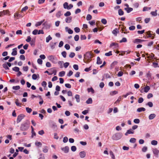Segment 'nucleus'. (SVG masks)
I'll use <instances>...</instances> for the list:
<instances>
[{"mask_svg":"<svg viewBox=\"0 0 159 159\" xmlns=\"http://www.w3.org/2000/svg\"><path fill=\"white\" fill-rule=\"evenodd\" d=\"M30 124V121L28 120H26L21 124L20 127V130L21 131L27 130L29 128Z\"/></svg>","mask_w":159,"mask_h":159,"instance_id":"1","label":"nucleus"},{"mask_svg":"<svg viewBox=\"0 0 159 159\" xmlns=\"http://www.w3.org/2000/svg\"><path fill=\"white\" fill-rule=\"evenodd\" d=\"M84 59L86 60V61H85L84 60V62L86 63H89L91 60L92 54L90 52L88 51L84 54Z\"/></svg>","mask_w":159,"mask_h":159,"instance_id":"2","label":"nucleus"},{"mask_svg":"<svg viewBox=\"0 0 159 159\" xmlns=\"http://www.w3.org/2000/svg\"><path fill=\"white\" fill-rule=\"evenodd\" d=\"M122 136V133H118L114 134L112 136V139L114 140H118L120 139Z\"/></svg>","mask_w":159,"mask_h":159,"instance_id":"3","label":"nucleus"},{"mask_svg":"<svg viewBox=\"0 0 159 159\" xmlns=\"http://www.w3.org/2000/svg\"><path fill=\"white\" fill-rule=\"evenodd\" d=\"M63 7L65 9L70 10L73 7V5L72 4H70L68 5V3L67 2H65L63 5Z\"/></svg>","mask_w":159,"mask_h":159,"instance_id":"4","label":"nucleus"},{"mask_svg":"<svg viewBox=\"0 0 159 159\" xmlns=\"http://www.w3.org/2000/svg\"><path fill=\"white\" fill-rule=\"evenodd\" d=\"M48 58L49 60L51 61L54 64H56L57 63V61H55L56 60H57V58L56 57H55L53 55L49 56L48 57Z\"/></svg>","mask_w":159,"mask_h":159,"instance_id":"5","label":"nucleus"},{"mask_svg":"<svg viewBox=\"0 0 159 159\" xmlns=\"http://www.w3.org/2000/svg\"><path fill=\"white\" fill-rule=\"evenodd\" d=\"M49 126L54 129H57V126L56 125V123L54 121L51 120L49 122Z\"/></svg>","mask_w":159,"mask_h":159,"instance_id":"6","label":"nucleus"},{"mask_svg":"<svg viewBox=\"0 0 159 159\" xmlns=\"http://www.w3.org/2000/svg\"><path fill=\"white\" fill-rule=\"evenodd\" d=\"M25 116L23 114H20L17 116L16 120L17 123H19L21 121L22 119L25 117Z\"/></svg>","mask_w":159,"mask_h":159,"instance_id":"7","label":"nucleus"},{"mask_svg":"<svg viewBox=\"0 0 159 159\" xmlns=\"http://www.w3.org/2000/svg\"><path fill=\"white\" fill-rule=\"evenodd\" d=\"M10 12L8 10H4L0 12V16L5 15L6 14H8Z\"/></svg>","mask_w":159,"mask_h":159,"instance_id":"8","label":"nucleus"},{"mask_svg":"<svg viewBox=\"0 0 159 159\" xmlns=\"http://www.w3.org/2000/svg\"><path fill=\"white\" fill-rule=\"evenodd\" d=\"M145 40L143 39H136L133 41V43L137 44L141 43L142 42L145 41Z\"/></svg>","mask_w":159,"mask_h":159,"instance_id":"9","label":"nucleus"},{"mask_svg":"<svg viewBox=\"0 0 159 159\" xmlns=\"http://www.w3.org/2000/svg\"><path fill=\"white\" fill-rule=\"evenodd\" d=\"M61 150L64 151L65 153H67L69 152V148L68 146H66L64 148H61Z\"/></svg>","mask_w":159,"mask_h":159,"instance_id":"10","label":"nucleus"},{"mask_svg":"<svg viewBox=\"0 0 159 159\" xmlns=\"http://www.w3.org/2000/svg\"><path fill=\"white\" fill-rule=\"evenodd\" d=\"M86 155V152L84 151H81L79 153V155L81 158H84L85 157Z\"/></svg>","mask_w":159,"mask_h":159,"instance_id":"11","label":"nucleus"},{"mask_svg":"<svg viewBox=\"0 0 159 159\" xmlns=\"http://www.w3.org/2000/svg\"><path fill=\"white\" fill-rule=\"evenodd\" d=\"M156 116V115L154 113H152L150 114L148 116L149 119L152 120L154 119Z\"/></svg>","mask_w":159,"mask_h":159,"instance_id":"12","label":"nucleus"},{"mask_svg":"<svg viewBox=\"0 0 159 159\" xmlns=\"http://www.w3.org/2000/svg\"><path fill=\"white\" fill-rule=\"evenodd\" d=\"M134 133V131H132L131 129H130L127 130V131L125 134V135L126 136H127L129 134H133Z\"/></svg>","mask_w":159,"mask_h":159,"instance_id":"13","label":"nucleus"},{"mask_svg":"<svg viewBox=\"0 0 159 159\" xmlns=\"http://www.w3.org/2000/svg\"><path fill=\"white\" fill-rule=\"evenodd\" d=\"M11 54L12 56H16L17 54V48H15L12 49Z\"/></svg>","mask_w":159,"mask_h":159,"instance_id":"14","label":"nucleus"},{"mask_svg":"<svg viewBox=\"0 0 159 159\" xmlns=\"http://www.w3.org/2000/svg\"><path fill=\"white\" fill-rule=\"evenodd\" d=\"M57 43V42H51L50 43V45L51 49H53L55 48V46Z\"/></svg>","mask_w":159,"mask_h":159,"instance_id":"15","label":"nucleus"},{"mask_svg":"<svg viewBox=\"0 0 159 159\" xmlns=\"http://www.w3.org/2000/svg\"><path fill=\"white\" fill-rule=\"evenodd\" d=\"M72 17L71 16H69L66 18L65 20L66 23H70L72 21Z\"/></svg>","mask_w":159,"mask_h":159,"instance_id":"16","label":"nucleus"},{"mask_svg":"<svg viewBox=\"0 0 159 159\" xmlns=\"http://www.w3.org/2000/svg\"><path fill=\"white\" fill-rule=\"evenodd\" d=\"M65 30L66 31H67L69 34H71L73 33V31L70 29L68 27H66Z\"/></svg>","mask_w":159,"mask_h":159,"instance_id":"17","label":"nucleus"},{"mask_svg":"<svg viewBox=\"0 0 159 159\" xmlns=\"http://www.w3.org/2000/svg\"><path fill=\"white\" fill-rule=\"evenodd\" d=\"M127 13H129L133 10V9L131 7L125 8L124 9Z\"/></svg>","mask_w":159,"mask_h":159,"instance_id":"18","label":"nucleus"},{"mask_svg":"<svg viewBox=\"0 0 159 159\" xmlns=\"http://www.w3.org/2000/svg\"><path fill=\"white\" fill-rule=\"evenodd\" d=\"M102 63V61L99 57H98L97 59V64L98 65L101 64Z\"/></svg>","mask_w":159,"mask_h":159,"instance_id":"19","label":"nucleus"},{"mask_svg":"<svg viewBox=\"0 0 159 159\" xmlns=\"http://www.w3.org/2000/svg\"><path fill=\"white\" fill-rule=\"evenodd\" d=\"M153 152L155 155L157 156L159 152V151L157 149L155 148L153 150Z\"/></svg>","mask_w":159,"mask_h":159,"instance_id":"20","label":"nucleus"},{"mask_svg":"<svg viewBox=\"0 0 159 159\" xmlns=\"http://www.w3.org/2000/svg\"><path fill=\"white\" fill-rule=\"evenodd\" d=\"M113 46H114L115 47H118V44L117 43H116L114 42L111 43L110 45V47L111 48Z\"/></svg>","mask_w":159,"mask_h":159,"instance_id":"21","label":"nucleus"},{"mask_svg":"<svg viewBox=\"0 0 159 159\" xmlns=\"http://www.w3.org/2000/svg\"><path fill=\"white\" fill-rule=\"evenodd\" d=\"M35 42V39H32L31 41L30 42V44L31 46L33 47L34 46Z\"/></svg>","mask_w":159,"mask_h":159,"instance_id":"22","label":"nucleus"},{"mask_svg":"<svg viewBox=\"0 0 159 159\" xmlns=\"http://www.w3.org/2000/svg\"><path fill=\"white\" fill-rule=\"evenodd\" d=\"M87 91L88 93L91 92L92 93H94V91L92 87L88 88L87 89Z\"/></svg>","mask_w":159,"mask_h":159,"instance_id":"23","label":"nucleus"},{"mask_svg":"<svg viewBox=\"0 0 159 159\" xmlns=\"http://www.w3.org/2000/svg\"><path fill=\"white\" fill-rule=\"evenodd\" d=\"M44 20H42L40 21L39 22H38L36 23V24L35 25V26L36 27H38V26H39L44 21Z\"/></svg>","mask_w":159,"mask_h":159,"instance_id":"24","label":"nucleus"},{"mask_svg":"<svg viewBox=\"0 0 159 159\" xmlns=\"http://www.w3.org/2000/svg\"><path fill=\"white\" fill-rule=\"evenodd\" d=\"M117 62L116 61H113L111 65V68H113L117 64Z\"/></svg>","mask_w":159,"mask_h":159,"instance_id":"25","label":"nucleus"},{"mask_svg":"<svg viewBox=\"0 0 159 159\" xmlns=\"http://www.w3.org/2000/svg\"><path fill=\"white\" fill-rule=\"evenodd\" d=\"M48 151V148L47 146H44L43 148V151L45 153H47Z\"/></svg>","mask_w":159,"mask_h":159,"instance_id":"26","label":"nucleus"},{"mask_svg":"<svg viewBox=\"0 0 159 159\" xmlns=\"http://www.w3.org/2000/svg\"><path fill=\"white\" fill-rule=\"evenodd\" d=\"M146 110L145 109L144 107H140L137 109V111L138 112H141L142 111H144Z\"/></svg>","mask_w":159,"mask_h":159,"instance_id":"27","label":"nucleus"},{"mask_svg":"<svg viewBox=\"0 0 159 159\" xmlns=\"http://www.w3.org/2000/svg\"><path fill=\"white\" fill-rule=\"evenodd\" d=\"M75 98L76 99V102H80V96L78 94H76L75 96Z\"/></svg>","mask_w":159,"mask_h":159,"instance_id":"28","label":"nucleus"},{"mask_svg":"<svg viewBox=\"0 0 159 159\" xmlns=\"http://www.w3.org/2000/svg\"><path fill=\"white\" fill-rule=\"evenodd\" d=\"M118 14L119 16H122L124 14V11L121 9H120L118 11Z\"/></svg>","mask_w":159,"mask_h":159,"instance_id":"29","label":"nucleus"},{"mask_svg":"<svg viewBox=\"0 0 159 159\" xmlns=\"http://www.w3.org/2000/svg\"><path fill=\"white\" fill-rule=\"evenodd\" d=\"M86 103L87 104H91L92 103V99L91 98H90L86 101Z\"/></svg>","mask_w":159,"mask_h":159,"instance_id":"30","label":"nucleus"},{"mask_svg":"<svg viewBox=\"0 0 159 159\" xmlns=\"http://www.w3.org/2000/svg\"><path fill=\"white\" fill-rule=\"evenodd\" d=\"M65 71H61V72H60L59 73V76L60 77H62L64 76V75H65Z\"/></svg>","mask_w":159,"mask_h":159,"instance_id":"31","label":"nucleus"},{"mask_svg":"<svg viewBox=\"0 0 159 159\" xmlns=\"http://www.w3.org/2000/svg\"><path fill=\"white\" fill-rule=\"evenodd\" d=\"M15 103L17 106H21V103L19 102V100L18 99H17L16 100Z\"/></svg>","mask_w":159,"mask_h":159,"instance_id":"32","label":"nucleus"},{"mask_svg":"<svg viewBox=\"0 0 159 159\" xmlns=\"http://www.w3.org/2000/svg\"><path fill=\"white\" fill-rule=\"evenodd\" d=\"M150 89V88L148 86H147L144 88V91L145 92L147 93L149 91Z\"/></svg>","mask_w":159,"mask_h":159,"instance_id":"33","label":"nucleus"},{"mask_svg":"<svg viewBox=\"0 0 159 159\" xmlns=\"http://www.w3.org/2000/svg\"><path fill=\"white\" fill-rule=\"evenodd\" d=\"M52 38L50 35H48L46 38V42L47 43H48L50 40L52 39Z\"/></svg>","mask_w":159,"mask_h":159,"instance_id":"34","label":"nucleus"},{"mask_svg":"<svg viewBox=\"0 0 159 159\" xmlns=\"http://www.w3.org/2000/svg\"><path fill=\"white\" fill-rule=\"evenodd\" d=\"M157 141L155 140H152L151 142V144L153 145H156L157 144Z\"/></svg>","mask_w":159,"mask_h":159,"instance_id":"35","label":"nucleus"},{"mask_svg":"<svg viewBox=\"0 0 159 159\" xmlns=\"http://www.w3.org/2000/svg\"><path fill=\"white\" fill-rule=\"evenodd\" d=\"M146 106H148L149 107H152L153 106V103L151 102H149L146 104Z\"/></svg>","mask_w":159,"mask_h":159,"instance_id":"36","label":"nucleus"},{"mask_svg":"<svg viewBox=\"0 0 159 159\" xmlns=\"http://www.w3.org/2000/svg\"><path fill=\"white\" fill-rule=\"evenodd\" d=\"M2 66H3V68H4L6 70H9V68L7 66V63H5L3 64H2Z\"/></svg>","mask_w":159,"mask_h":159,"instance_id":"37","label":"nucleus"},{"mask_svg":"<svg viewBox=\"0 0 159 159\" xmlns=\"http://www.w3.org/2000/svg\"><path fill=\"white\" fill-rule=\"evenodd\" d=\"M157 10H156L154 11H151V14L153 16H156L157 15Z\"/></svg>","mask_w":159,"mask_h":159,"instance_id":"38","label":"nucleus"},{"mask_svg":"<svg viewBox=\"0 0 159 159\" xmlns=\"http://www.w3.org/2000/svg\"><path fill=\"white\" fill-rule=\"evenodd\" d=\"M13 70L16 71V72H18L20 70V68L19 67L16 66L14 67L12 69Z\"/></svg>","mask_w":159,"mask_h":159,"instance_id":"39","label":"nucleus"},{"mask_svg":"<svg viewBox=\"0 0 159 159\" xmlns=\"http://www.w3.org/2000/svg\"><path fill=\"white\" fill-rule=\"evenodd\" d=\"M31 129H32L31 133L32 134L31 137H32L33 138V137L34 135V136H35L36 135V133L34 131V128H33V126H31Z\"/></svg>","mask_w":159,"mask_h":159,"instance_id":"40","label":"nucleus"},{"mask_svg":"<svg viewBox=\"0 0 159 159\" xmlns=\"http://www.w3.org/2000/svg\"><path fill=\"white\" fill-rule=\"evenodd\" d=\"M127 41L126 38L125 37L123 38L120 41V43H125Z\"/></svg>","mask_w":159,"mask_h":159,"instance_id":"41","label":"nucleus"},{"mask_svg":"<svg viewBox=\"0 0 159 159\" xmlns=\"http://www.w3.org/2000/svg\"><path fill=\"white\" fill-rule=\"evenodd\" d=\"M35 145L36 146L39 147H41L42 145V144L41 142H35Z\"/></svg>","mask_w":159,"mask_h":159,"instance_id":"42","label":"nucleus"},{"mask_svg":"<svg viewBox=\"0 0 159 159\" xmlns=\"http://www.w3.org/2000/svg\"><path fill=\"white\" fill-rule=\"evenodd\" d=\"M20 89V87L19 86H16L12 87V89L14 90H18Z\"/></svg>","mask_w":159,"mask_h":159,"instance_id":"43","label":"nucleus"},{"mask_svg":"<svg viewBox=\"0 0 159 159\" xmlns=\"http://www.w3.org/2000/svg\"><path fill=\"white\" fill-rule=\"evenodd\" d=\"M92 17L90 14H88L86 16V20H89L92 19Z\"/></svg>","mask_w":159,"mask_h":159,"instance_id":"44","label":"nucleus"},{"mask_svg":"<svg viewBox=\"0 0 159 159\" xmlns=\"http://www.w3.org/2000/svg\"><path fill=\"white\" fill-rule=\"evenodd\" d=\"M136 139L135 138H131L129 140V142L132 143H135Z\"/></svg>","mask_w":159,"mask_h":159,"instance_id":"45","label":"nucleus"},{"mask_svg":"<svg viewBox=\"0 0 159 159\" xmlns=\"http://www.w3.org/2000/svg\"><path fill=\"white\" fill-rule=\"evenodd\" d=\"M62 14H61V11H59L56 14V16L57 17L59 18L61 16Z\"/></svg>","mask_w":159,"mask_h":159,"instance_id":"46","label":"nucleus"},{"mask_svg":"<svg viewBox=\"0 0 159 159\" xmlns=\"http://www.w3.org/2000/svg\"><path fill=\"white\" fill-rule=\"evenodd\" d=\"M118 93V92L116 91H112L110 93V95H113L115 94H116Z\"/></svg>","mask_w":159,"mask_h":159,"instance_id":"47","label":"nucleus"},{"mask_svg":"<svg viewBox=\"0 0 159 159\" xmlns=\"http://www.w3.org/2000/svg\"><path fill=\"white\" fill-rule=\"evenodd\" d=\"M38 97H39V98L40 99V100H41V101L39 102V104L42 105L43 103V99L42 98L41 96L40 95L38 96Z\"/></svg>","mask_w":159,"mask_h":159,"instance_id":"48","label":"nucleus"},{"mask_svg":"<svg viewBox=\"0 0 159 159\" xmlns=\"http://www.w3.org/2000/svg\"><path fill=\"white\" fill-rule=\"evenodd\" d=\"M75 55V54L73 52H71L69 55V57L72 58L74 57Z\"/></svg>","mask_w":159,"mask_h":159,"instance_id":"49","label":"nucleus"},{"mask_svg":"<svg viewBox=\"0 0 159 159\" xmlns=\"http://www.w3.org/2000/svg\"><path fill=\"white\" fill-rule=\"evenodd\" d=\"M71 150L73 152H75L76 151L77 148L75 146H72L71 148Z\"/></svg>","mask_w":159,"mask_h":159,"instance_id":"50","label":"nucleus"},{"mask_svg":"<svg viewBox=\"0 0 159 159\" xmlns=\"http://www.w3.org/2000/svg\"><path fill=\"white\" fill-rule=\"evenodd\" d=\"M105 56H110L112 55V52L111 51H109L108 52H107L105 53Z\"/></svg>","mask_w":159,"mask_h":159,"instance_id":"51","label":"nucleus"},{"mask_svg":"<svg viewBox=\"0 0 159 159\" xmlns=\"http://www.w3.org/2000/svg\"><path fill=\"white\" fill-rule=\"evenodd\" d=\"M70 15L71 13L69 11H67L64 14V16L66 17L69 16Z\"/></svg>","mask_w":159,"mask_h":159,"instance_id":"52","label":"nucleus"},{"mask_svg":"<svg viewBox=\"0 0 159 159\" xmlns=\"http://www.w3.org/2000/svg\"><path fill=\"white\" fill-rule=\"evenodd\" d=\"M26 111L28 113H30L32 111V109L28 107L26 108Z\"/></svg>","mask_w":159,"mask_h":159,"instance_id":"53","label":"nucleus"},{"mask_svg":"<svg viewBox=\"0 0 159 159\" xmlns=\"http://www.w3.org/2000/svg\"><path fill=\"white\" fill-rule=\"evenodd\" d=\"M68 141V138L67 137L65 136L64 137L63 142L64 143H66Z\"/></svg>","mask_w":159,"mask_h":159,"instance_id":"54","label":"nucleus"},{"mask_svg":"<svg viewBox=\"0 0 159 159\" xmlns=\"http://www.w3.org/2000/svg\"><path fill=\"white\" fill-rule=\"evenodd\" d=\"M143 99L142 98L140 97L139 98L138 100V102L139 103H141L143 102Z\"/></svg>","mask_w":159,"mask_h":159,"instance_id":"55","label":"nucleus"},{"mask_svg":"<svg viewBox=\"0 0 159 159\" xmlns=\"http://www.w3.org/2000/svg\"><path fill=\"white\" fill-rule=\"evenodd\" d=\"M74 30L76 33H78L80 32V29L78 27H75L74 28Z\"/></svg>","mask_w":159,"mask_h":159,"instance_id":"56","label":"nucleus"},{"mask_svg":"<svg viewBox=\"0 0 159 159\" xmlns=\"http://www.w3.org/2000/svg\"><path fill=\"white\" fill-rule=\"evenodd\" d=\"M37 62L39 64L42 65L43 63V61L41 59L39 58L37 60Z\"/></svg>","mask_w":159,"mask_h":159,"instance_id":"57","label":"nucleus"},{"mask_svg":"<svg viewBox=\"0 0 159 159\" xmlns=\"http://www.w3.org/2000/svg\"><path fill=\"white\" fill-rule=\"evenodd\" d=\"M86 37L84 35H82L80 36V39L81 40H85L86 39Z\"/></svg>","mask_w":159,"mask_h":159,"instance_id":"58","label":"nucleus"},{"mask_svg":"<svg viewBox=\"0 0 159 159\" xmlns=\"http://www.w3.org/2000/svg\"><path fill=\"white\" fill-rule=\"evenodd\" d=\"M102 23L104 25H106L107 23V21L105 19H102L101 20Z\"/></svg>","mask_w":159,"mask_h":159,"instance_id":"59","label":"nucleus"},{"mask_svg":"<svg viewBox=\"0 0 159 159\" xmlns=\"http://www.w3.org/2000/svg\"><path fill=\"white\" fill-rule=\"evenodd\" d=\"M32 78L34 80H36L37 78V75L36 74H33L32 75Z\"/></svg>","mask_w":159,"mask_h":159,"instance_id":"60","label":"nucleus"},{"mask_svg":"<svg viewBox=\"0 0 159 159\" xmlns=\"http://www.w3.org/2000/svg\"><path fill=\"white\" fill-rule=\"evenodd\" d=\"M134 122L136 124H139L140 122V120L139 119H135L134 120Z\"/></svg>","mask_w":159,"mask_h":159,"instance_id":"61","label":"nucleus"},{"mask_svg":"<svg viewBox=\"0 0 159 159\" xmlns=\"http://www.w3.org/2000/svg\"><path fill=\"white\" fill-rule=\"evenodd\" d=\"M79 36L78 35H76L74 37V40L75 41H77L79 40Z\"/></svg>","mask_w":159,"mask_h":159,"instance_id":"62","label":"nucleus"},{"mask_svg":"<svg viewBox=\"0 0 159 159\" xmlns=\"http://www.w3.org/2000/svg\"><path fill=\"white\" fill-rule=\"evenodd\" d=\"M41 85L43 87H45L47 85V83L46 81H43Z\"/></svg>","mask_w":159,"mask_h":159,"instance_id":"63","label":"nucleus"},{"mask_svg":"<svg viewBox=\"0 0 159 159\" xmlns=\"http://www.w3.org/2000/svg\"><path fill=\"white\" fill-rule=\"evenodd\" d=\"M74 69L75 70H78L79 69L78 66L76 64H75L73 66Z\"/></svg>","mask_w":159,"mask_h":159,"instance_id":"64","label":"nucleus"}]
</instances>
